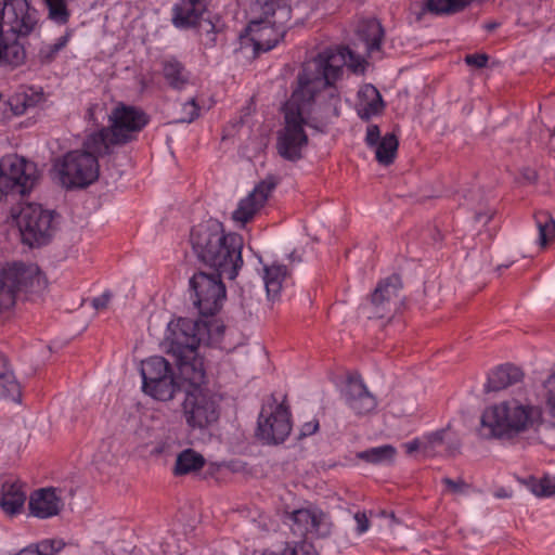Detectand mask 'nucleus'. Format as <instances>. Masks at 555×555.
Returning a JSON list of instances; mask_svg holds the SVG:
<instances>
[{
	"instance_id": "nucleus-41",
	"label": "nucleus",
	"mask_w": 555,
	"mask_h": 555,
	"mask_svg": "<svg viewBox=\"0 0 555 555\" xmlns=\"http://www.w3.org/2000/svg\"><path fill=\"white\" fill-rule=\"evenodd\" d=\"M288 555H317L311 543L307 542L306 539L299 542L286 543Z\"/></svg>"
},
{
	"instance_id": "nucleus-20",
	"label": "nucleus",
	"mask_w": 555,
	"mask_h": 555,
	"mask_svg": "<svg viewBox=\"0 0 555 555\" xmlns=\"http://www.w3.org/2000/svg\"><path fill=\"white\" fill-rule=\"evenodd\" d=\"M28 505L30 514L41 519L56 516L63 508L62 499L52 488L35 491L30 495Z\"/></svg>"
},
{
	"instance_id": "nucleus-7",
	"label": "nucleus",
	"mask_w": 555,
	"mask_h": 555,
	"mask_svg": "<svg viewBox=\"0 0 555 555\" xmlns=\"http://www.w3.org/2000/svg\"><path fill=\"white\" fill-rule=\"evenodd\" d=\"M47 285L36 264L7 263L0 271V312L11 309L20 295L41 294Z\"/></svg>"
},
{
	"instance_id": "nucleus-11",
	"label": "nucleus",
	"mask_w": 555,
	"mask_h": 555,
	"mask_svg": "<svg viewBox=\"0 0 555 555\" xmlns=\"http://www.w3.org/2000/svg\"><path fill=\"white\" fill-rule=\"evenodd\" d=\"M39 179L35 163L16 154L5 155L0 159V192L2 194H28Z\"/></svg>"
},
{
	"instance_id": "nucleus-3",
	"label": "nucleus",
	"mask_w": 555,
	"mask_h": 555,
	"mask_svg": "<svg viewBox=\"0 0 555 555\" xmlns=\"http://www.w3.org/2000/svg\"><path fill=\"white\" fill-rule=\"evenodd\" d=\"M190 242L201 263L229 280L236 278L243 266L241 235L225 233L221 223L208 220L192 229Z\"/></svg>"
},
{
	"instance_id": "nucleus-53",
	"label": "nucleus",
	"mask_w": 555,
	"mask_h": 555,
	"mask_svg": "<svg viewBox=\"0 0 555 555\" xmlns=\"http://www.w3.org/2000/svg\"><path fill=\"white\" fill-rule=\"evenodd\" d=\"M278 13L282 16V17H288L289 16V9L285 8V7H279L278 8Z\"/></svg>"
},
{
	"instance_id": "nucleus-47",
	"label": "nucleus",
	"mask_w": 555,
	"mask_h": 555,
	"mask_svg": "<svg viewBox=\"0 0 555 555\" xmlns=\"http://www.w3.org/2000/svg\"><path fill=\"white\" fill-rule=\"evenodd\" d=\"M319 429V422L317 420H312L302 425L299 438L307 437L313 435Z\"/></svg>"
},
{
	"instance_id": "nucleus-34",
	"label": "nucleus",
	"mask_w": 555,
	"mask_h": 555,
	"mask_svg": "<svg viewBox=\"0 0 555 555\" xmlns=\"http://www.w3.org/2000/svg\"><path fill=\"white\" fill-rule=\"evenodd\" d=\"M539 230V244L545 247L547 242L555 237V220L548 211H539L534 215Z\"/></svg>"
},
{
	"instance_id": "nucleus-46",
	"label": "nucleus",
	"mask_w": 555,
	"mask_h": 555,
	"mask_svg": "<svg viewBox=\"0 0 555 555\" xmlns=\"http://www.w3.org/2000/svg\"><path fill=\"white\" fill-rule=\"evenodd\" d=\"M111 298L112 294L109 292H105L101 296L92 299V307L95 310H104L107 308Z\"/></svg>"
},
{
	"instance_id": "nucleus-14",
	"label": "nucleus",
	"mask_w": 555,
	"mask_h": 555,
	"mask_svg": "<svg viewBox=\"0 0 555 555\" xmlns=\"http://www.w3.org/2000/svg\"><path fill=\"white\" fill-rule=\"evenodd\" d=\"M18 224L23 242L31 247L47 244L55 231L53 211L38 204H28L22 208Z\"/></svg>"
},
{
	"instance_id": "nucleus-22",
	"label": "nucleus",
	"mask_w": 555,
	"mask_h": 555,
	"mask_svg": "<svg viewBox=\"0 0 555 555\" xmlns=\"http://www.w3.org/2000/svg\"><path fill=\"white\" fill-rule=\"evenodd\" d=\"M205 11L204 0H179L172 8L171 22L180 29L195 27Z\"/></svg>"
},
{
	"instance_id": "nucleus-43",
	"label": "nucleus",
	"mask_w": 555,
	"mask_h": 555,
	"mask_svg": "<svg viewBox=\"0 0 555 555\" xmlns=\"http://www.w3.org/2000/svg\"><path fill=\"white\" fill-rule=\"evenodd\" d=\"M441 481L446 486L447 491L453 494H461L469 489V485L461 477L457 479L444 477Z\"/></svg>"
},
{
	"instance_id": "nucleus-45",
	"label": "nucleus",
	"mask_w": 555,
	"mask_h": 555,
	"mask_svg": "<svg viewBox=\"0 0 555 555\" xmlns=\"http://www.w3.org/2000/svg\"><path fill=\"white\" fill-rule=\"evenodd\" d=\"M383 137H380V130L377 125H369L366 128L365 134V143L369 147H374L380 142Z\"/></svg>"
},
{
	"instance_id": "nucleus-10",
	"label": "nucleus",
	"mask_w": 555,
	"mask_h": 555,
	"mask_svg": "<svg viewBox=\"0 0 555 555\" xmlns=\"http://www.w3.org/2000/svg\"><path fill=\"white\" fill-rule=\"evenodd\" d=\"M142 390L158 401H169L180 390L170 363L159 356L141 363Z\"/></svg>"
},
{
	"instance_id": "nucleus-24",
	"label": "nucleus",
	"mask_w": 555,
	"mask_h": 555,
	"mask_svg": "<svg viewBox=\"0 0 555 555\" xmlns=\"http://www.w3.org/2000/svg\"><path fill=\"white\" fill-rule=\"evenodd\" d=\"M524 377L522 371L514 365L506 364L495 369L488 378L486 391H500L518 382Z\"/></svg>"
},
{
	"instance_id": "nucleus-30",
	"label": "nucleus",
	"mask_w": 555,
	"mask_h": 555,
	"mask_svg": "<svg viewBox=\"0 0 555 555\" xmlns=\"http://www.w3.org/2000/svg\"><path fill=\"white\" fill-rule=\"evenodd\" d=\"M264 286L269 297H275L282 289V284L287 276V268L283 264L266 266L264 269Z\"/></svg>"
},
{
	"instance_id": "nucleus-18",
	"label": "nucleus",
	"mask_w": 555,
	"mask_h": 555,
	"mask_svg": "<svg viewBox=\"0 0 555 555\" xmlns=\"http://www.w3.org/2000/svg\"><path fill=\"white\" fill-rule=\"evenodd\" d=\"M293 533L302 539L326 537L331 531L326 515L318 509L299 508L291 514Z\"/></svg>"
},
{
	"instance_id": "nucleus-6",
	"label": "nucleus",
	"mask_w": 555,
	"mask_h": 555,
	"mask_svg": "<svg viewBox=\"0 0 555 555\" xmlns=\"http://www.w3.org/2000/svg\"><path fill=\"white\" fill-rule=\"evenodd\" d=\"M541 417L539 406L518 400L503 401L483 411L479 435L485 439H513L533 427Z\"/></svg>"
},
{
	"instance_id": "nucleus-15",
	"label": "nucleus",
	"mask_w": 555,
	"mask_h": 555,
	"mask_svg": "<svg viewBox=\"0 0 555 555\" xmlns=\"http://www.w3.org/2000/svg\"><path fill=\"white\" fill-rule=\"evenodd\" d=\"M109 128L116 144H127L149 124V116L139 107L118 103L109 114Z\"/></svg>"
},
{
	"instance_id": "nucleus-9",
	"label": "nucleus",
	"mask_w": 555,
	"mask_h": 555,
	"mask_svg": "<svg viewBox=\"0 0 555 555\" xmlns=\"http://www.w3.org/2000/svg\"><path fill=\"white\" fill-rule=\"evenodd\" d=\"M278 0H253L251 12H260L264 18L253 20L247 26V34L254 44L255 51L267 52L273 49L286 34L284 25L269 16L275 15Z\"/></svg>"
},
{
	"instance_id": "nucleus-49",
	"label": "nucleus",
	"mask_w": 555,
	"mask_h": 555,
	"mask_svg": "<svg viewBox=\"0 0 555 555\" xmlns=\"http://www.w3.org/2000/svg\"><path fill=\"white\" fill-rule=\"evenodd\" d=\"M423 447H424V439L423 440L414 439L404 444V449L408 454H412L415 451H421L423 453Z\"/></svg>"
},
{
	"instance_id": "nucleus-28",
	"label": "nucleus",
	"mask_w": 555,
	"mask_h": 555,
	"mask_svg": "<svg viewBox=\"0 0 555 555\" xmlns=\"http://www.w3.org/2000/svg\"><path fill=\"white\" fill-rule=\"evenodd\" d=\"M205 459L193 449H185L177 456L172 473L175 476H184L198 472L205 465Z\"/></svg>"
},
{
	"instance_id": "nucleus-36",
	"label": "nucleus",
	"mask_w": 555,
	"mask_h": 555,
	"mask_svg": "<svg viewBox=\"0 0 555 555\" xmlns=\"http://www.w3.org/2000/svg\"><path fill=\"white\" fill-rule=\"evenodd\" d=\"M68 40L69 33H66L64 36L60 37L55 43L42 47L38 52L40 63L49 64L53 62L57 53L66 47Z\"/></svg>"
},
{
	"instance_id": "nucleus-12",
	"label": "nucleus",
	"mask_w": 555,
	"mask_h": 555,
	"mask_svg": "<svg viewBox=\"0 0 555 555\" xmlns=\"http://www.w3.org/2000/svg\"><path fill=\"white\" fill-rule=\"evenodd\" d=\"M220 272L207 273L198 271L190 279L193 304L202 317L215 315L225 299V286Z\"/></svg>"
},
{
	"instance_id": "nucleus-54",
	"label": "nucleus",
	"mask_w": 555,
	"mask_h": 555,
	"mask_svg": "<svg viewBox=\"0 0 555 555\" xmlns=\"http://www.w3.org/2000/svg\"><path fill=\"white\" fill-rule=\"evenodd\" d=\"M262 555H288L287 548L285 547L282 552L275 553V552H264Z\"/></svg>"
},
{
	"instance_id": "nucleus-25",
	"label": "nucleus",
	"mask_w": 555,
	"mask_h": 555,
	"mask_svg": "<svg viewBox=\"0 0 555 555\" xmlns=\"http://www.w3.org/2000/svg\"><path fill=\"white\" fill-rule=\"evenodd\" d=\"M117 145L113 141V132L109 127H103L102 129L89 134L83 142V153H90L96 158L100 156L108 155L112 153V146Z\"/></svg>"
},
{
	"instance_id": "nucleus-32",
	"label": "nucleus",
	"mask_w": 555,
	"mask_h": 555,
	"mask_svg": "<svg viewBox=\"0 0 555 555\" xmlns=\"http://www.w3.org/2000/svg\"><path fill=\"white\" fill-rule=\"evenodd\" d=\"M399 141L396 134L386 133L380 142L374 146L376 160L383 166H389L395 162Z\"/></svg>"
},
{
	"instance_id": "nucleus-42",
	"label": "nucleus",
	"mask_w": 555,
	"mask_h": 555,
	"mask_svg": "<svg viewBox=\"0 0 555 555\" xmlns=\"http://www.w3.org/2000/svg\"><path fill=\"white\" fill-rule=\"evenodd\" d=\"M65 543L62 540H44L35 548L40 555H54L59 553Z\"/></svg>"
},
{
	"instance_id": "nucleus-38",
	"label": "nucleus",
	"mask_w": 555,
	"mask_h": 555,
	"mask_svg": "<svg viewBox=\"0 0 555 555\" xmlns=\"http://www.w3.org/2000/svg\"><path fill=\"white\" fill-rule=\"evenodd\" d=\"M49 16L59 24H65L68 21L69 13L64 0H51L47 2Z\"/></svg>"
},
{
	"instance_id": "nucleus-8",
	"label": "nucleus",
	"mask_w": 555,
	"mask_h": 555,
	"mask_svg": "<svg viewBox=\"0 0 555 555\" xmlns=\"http://www.w3.org/2000/svg\"><path fill=\"white\" fill-rule=\"evenodd\" d=\"M52 172L63 188L83 189L98 180L100 166L94 155L75 150L57 157Z\"/></svg>"
},
{
	"instance_id": "nucleus-55",
	"label": "nucleus",
	"mask_w": 555,
	"mask_h": 555,
	"mask_svg": "<svg viewBox=\"0 0 555 555\" xmlns=\"http://www.w3.org/2000/svg\"><path fill=\"white\" fill-rule=\"evenodd\" d=\"M498 25H499L498 23H488V24L486 25V28H487L488 30H493V29H495V28L498 27Z\"/></svg>"
},
{
	"instance_id": "nucleus-29",
	"label": "nucleus",
	"mask_w": 555,
	"mask_h": 555,
	"mask_svg": "<svg viewBox=\"0 0 555 555\" xmlns=\"http://www.w3.org/2000/svg\"><path fill=\"white\" fill-rule=\"evenodd\" d=\"M21 387L13 374L8 370V362L0 353V397L11 399L14 402L21 401Z\"/></svg>"
},
{
	"instance_id": "nucleus-23",
	"label": "nucleus",
	"mask_w": 555,
	"mask_h": 555,
	"mask_svg": "<svg viewBox=\"0 0 555 555\" xmlns=\"http://www.w3.org/2000/svg\"><path fill=\"white\" fill-rule=\"evenodd\" d=\"M384 101L379 91L373 85H365L359 91L358 115L363 120L380 114Z\"/></svg>"
},
{
	"instance_id": "nucleus-35",
	"label": "nucleus",
	"mask_w": 555,
	"mask_h": 555,
	"mask_svg": "<svg viewBox=\"0 0 555 555\" xmlns=\"http://www.w3.org/2000/svg\"><path fill=\"white\" fill-rule=\"evenodd\" d=\"M395 455L396 449L390 444L371 448L369 450L358 453L359 459L372 464L392 462Z\"/></svg>"
},
{
	"instance_id": "nucleus-17",
	"label": "nucleus",
	"mask_w": 555,
	"mask_h": 555,
	"mask_svg": "<svg viewBox=\"0 0 555 555\" xmlns=\"http://www.w3.org/2000/svg\"><path fill=\"white\" fill-rule=\"evenodd\" d=\"M279 182L280 179L273 175H269L260 181L246 197L240 201L237 208L232 214L233 221L241 225H245L247 222L253 220L258 211L264 206L269 195Z\"/></svg>"
},
{
	"instance_id": "nucleus-1",
	"label": "nucleus",
	"mask_w": 555,
	"mask_h": 555,
	"mask_svg": "<svg viewBox=\"0 0 555 555\" xmlns=\"http://www.w3.org/2000/svg\"><path fill=\"white\" fill-rule=\"evenodd\" d=\"M167 353L176 361L182 380L192 387L182 403L185 423L192 429H207L220 417L221 397L202 388L206 379L203 358L198 356L202 344L209 345L223 333L217 322L180 318L169 325Z\"/></svg>"
},
{
	"instance_id": "nucleus-26",
	"label": "nucleus",
	"mask_w": 555,
	"mask_h": 555,
	"mask_svg": "<svg viewBox=\"0 0 555 555\" xmlns=\"http://www.w3.org/2000/svg\"><path fill=\"white\" fill-rule=\"evenodd\" d=\"M162 74L168 86L172 89L181 90L189 83V72L175 57L162 62Z\"/></svg>"
},
{
	"instance_id": "nucleus-48",
	"label": "nucleus",
	"mask_w": 555,
	"mask_h": 555,
	"mask_svg": "<svg viewBox=\"0 0 555 555\" xmlns=\"http://www.w3.org/2000/svg\"><path fill=\"white\" fill-rule=\"evenodd\" d=\"M357 521V530L359 533H363L369 529L370 521L364 513H357L354 515Z\"/></svg>"
},
{
	"instance_id": "nucleus-52",
	"label": "nucleus",
	"mask_w": 555,
	"mask_h": 555,
	"mask_svg": "<svg viewBox=\"0 0 555 555\" xmlns=\"http://www.w3.org/2000/svg\"><path fill=\"white\" fill-rule=\"evenodd\" d=\"M16 555H40L39 552H37V550H34L33 547H26L24 550H22L20 553H17Z\"/></svg>"
},
{
	"instance_id": "nucleus-27",
	"label": "nucleus",
	"mask_w": 555,
	"mask_h": 555,
	"mask_svg": "<svg viewBox=\"0 0 555 555\" xmlns=\"http://www.w3.org/2000/svg\"><path fill=\"white\" fill-rule=\"evenodd\" d=\"M26 495L15 483H3L0 494V507L7 515L18 514L25 503Z\"/></svg>"
},
{
	"instance_id": "nucleus-21",
	"label": "nucleus",
	"mask_w": 555,
	"mask_h": 555,
	"mask_svg": "<svg viewBox=\"0 0 555 555\" xmlns=\"http://www.w3.org/2000/svg\"><path fill=\"white\" fill-rule=\"evenodd\" d=\"M461 442L459 438L450 431V428L433 433L424 438L423 454L425 456L450 455L459 453Z\"/></svg>"
},
{
	"instance_id": "nucleus-50",
	"label": "nucleus",
	"mask_w": 555,
	"mask_h": 555,
	"mask_svg": "<svg viewBox=\"0 0 555 555\" xmlns=\"http://www.w3.org/2000/svg\"><path fill=\"white\" fill-rule=\"evenodd\" d=\"M521 176L528 183H534L538 180L537 171L530 168L524 169Z\"/></svg>"
},
{
	"instance_id": "nucleus-37",
	"label": "nucleus",
	"mask_w": 555,
	"mask_h": 555,
	"mask_svg": "<svg viewBox=\"0 0 555 555\" xmlns=\"http://www.w3.org/2000/svg\"><path fill=\"white\" fill-rule=\"evenodd\" d=\"M543 387L545 390L544 397L546 410L553 425L555 426V371L544 380Z\"/></svg>"
},
{
	"instance_id": "nucleus-56",
	"label": "nucleus",
	"mask_w": 555,
	"mask_h": 555,
	"mask_svg": "<svg viewBox=\"0 0 555 555\" xmlns=\"http://www.w3.org/2000/svg\"><path fill=\"white\" fill-rule=\"evenodd\" d=\"M496 496H498V498H505V496H506V493H505V492H503V491H498V492H496Z\"/></svg>"
},
{
	"instance_id": "nucleus-44",
	"label": "nucleus",
	"mask_w": 555,
	"mask_h": 555,
	"mask_svg": "<svg viewBox=\"0 0 555 555\" xmlns=\"http://www.w3.org/2000/svg\"><path fill=\"white\" fill-rule=\"evenodd\" d=\"M464 60L468 66H474L476 68H483L488 64L489 56L486 53H475V54H467Z\"/></svg>"
},
{
	"instance_id": "nucleus-4",
	"label": "nucleus",
	"mask_w": 555,
	"mask_h": 555,
	"mask_svg": "<svg viewBox=\"0 0 555 555\" xmlns=\"http://www.w3.org/2000/svg\"><path fill=\"white\" fill-rule=\"evenodd\" d=\"M39 23L29 0H0V64L13 67L26 60L25 39Z\"/></svg>"
},
{
	"instance_id": "nucleus-40",
	"label": "nucleus",
	"mask_w": 555,
	"mask_h": 555,
	"mask_svg": "<svg viewBox=\"0 0 555 555\" xmlns=\"http://www.w3.org/2000/svg\"><path fill=\"white\" fill-rule=\"evenodd\" d=\"M533 492L539 496L555 495V477H543L533 486Z\"/></svg>"
},
{
	"instance_id": "nucleus-5",
	"label": "nucleus",
	"mask_w": 555,
	"mask_h": 555,
	"mask_svg": "<svg viewBox=\"0 0 555 555\" xmlns=\"http://www.w3.org/2000/svg\"><path fill=\"white\" fill-rule=\"evenodd\" d=\"M299 91V85L293 91L291 99L284 104V127L279 132L276 149L279 154L286 160L297 162L302 157V149L308 145V135L304 126L306 113L314 114L313 119L321 122H327L333 117L322 116L325 112L326 100L319 94L312 96L306 94H296Z\"/></svg>"
},
{
	"instance_id": "nucleus-16",
	"label": "nucleus",
	"mask_w": 555,
	"mask_h": 555,
	"mask_svg": "<svg viewBox=\"0 0 555 555\" xmlns=\"http://www.w3.org/2000/svg\"><path fill=\"white\" fill-rule=\"evenodd\" d=\"M402 281L398 274H392L380 281L371 297L372 312L370 318H388L402 304Z\"/></svg>"
},
{
	"instance_id": "nucleus-51",
	"label": "nucleus",
	"mask_w": 555,
	"mask_h": 555,
	"mask_svg": "<svg viewBox=\"0 0 555 555\" xmlns=\"http://www.w3.org/2000/svg\"><path fill=\"white\" fill-rule=\"evenodd\" d=\"M492 217H493V212L490 211V210H488L486 212L479 211V212H476L475 220L477 222H481L483 224H487L492 219Z\"/></svg>"
},
{
	"instance_id": "nucleus-33",
	"label": "nucleus",
	"mask_w": 555,
	"mask_h": 555,
	"mask_svg": "<svg viewBox=\"0 0 555 555\" xmlns=\"http://www.w3.org/2000/svg\"><path fill=\"white\" fill-rule=\"evenodd\" d=\"M473 0H427L424 10L436 15H451L463 11Z\"/></svg>"
},
{
	"instance_id": "nucleus-39",
	"label": "nucleus",
	"mask_w": 555,
	"mask_h": 555,
	"mask_svg": "<svg viewBox=\"0 0 555 555\" xmlns=\"http://www.w3.org/2000/svg\"><path fill=\"white\" fill-rule=\"evenodd\" d=\"M199 116V106L195 99H191L182 105L181 115L177 118V122H192Z\"/></svg>"
},
{
	"instance_id": "nucleus-31",
	"label": "nucleus",
	"mask_w": 555,
	"mask_h": 555,
	"mask_svg": "<svg viewBox=\"0 0 555 555\" xmlns=\"http://www.w3.org/2000/svg\"><path fill=\"white\" fill-rule=\"evenodd\" d=\"M359 33L366 43L369 52L378 51L384 38V28L382 24L375 20H367L360 26Z\"/></svg>"
},
{
	"instance_id": "nucleus-13",
	"label": "nucleus",
	"mask_w": 555,
	"mask_h": 555,
	"mask_svg": "<svg viewBox=\"0 0 555 555\" xmlns=\"http://www.w3.org/2000/svg\"><path fill=\"white\" fill-rule=\"evenodd\" d=\"M263 405L258 417L257 437L267 443L283 442L292 430L291 411L286 397L278 403L275 398Z\"/></svg>"
},
{
	"instance_id": "nucleus-2",
	"label": "nucleus",
	"mask_w": 555,
	"mask_h": 555,
	"mask_svg": "<svg viewBox=\"0 0 555 555\" xmlns=\"http://www.w3.org/2000/svg\"><path fill=\"white\" fill-rule=\"evenodd\" d=\"M364 65V59L354 54L348 47H340L337 50L326 49L304 63L297 77L299 91L296 94L304 93L310 98L313 93L319 94L326 100L322 116L337 117L340 96L334 85L335 81L341 77L344 66H348L353 73H363Z\"/></svg>"
},
{
	"instance_id": "nucleus-19",
	"label": "nucleus",
	"mask_w": 555,
	"mask_h": 555,
	"mask_svg": "<svg viewBox=\"0 0 555 555\" xmlns=\"http://www.w3.org/2000/svg\"><path fill=\"white\" fill-rule=\"evenodd\" d=\"M347 405L357 415H366L377 406L376 398L369 391L359 374H350L344 392Z\"/></svg>"
}]
</instances>
